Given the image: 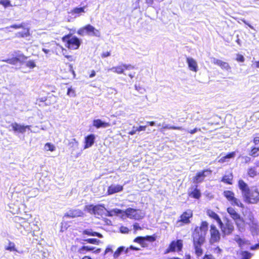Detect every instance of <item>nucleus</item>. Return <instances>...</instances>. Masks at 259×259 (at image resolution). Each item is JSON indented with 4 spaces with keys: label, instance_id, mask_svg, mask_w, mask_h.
<instances>
[{
    "label": "nucleus",
    "instance_id": "1",
    "mask_svg": "<svg viewBox=\"0 0 259 259\" xmlns=\"http://www.w3.org/2000/svg\"><path fill=\"white\" fill-rule=\"evenodd\" d=\"M209 224L206 221H202L199 226H196L192 231L191 238L195 253L197 257L203 254L202 246L206 241V236Z\"/></svg>",
    "mask_w": 259,
    "mask_h": 259
},
{
    "label": "nucleus",
    "instance_id": "2",
    "mask_svg": "<svg viewBox=\"0 0 259 259\" xmlns=\"http://www.w3.org/2000/svg\"><path fill=\"white\" fill-rule=\"evenodd\" d=\"M227 212L229 214L232 219L234 221L236 225L239 229H243L245 225L246 224L249 227V231L251 234H257L259 231V226L257 222L254 218L252 212H250L248 216V222L246 223L245 222L244 219L241 215L236 210V209L229 206L227 208Z\"/></svg>",
    "mask_w": 259,
    "mask_h": 259
},
{
    "label": "nucleus",
    "instance_id": "3",
    "mask_svg": "<svg viewBox=\"0 0 259 259\" xmlns=\"http://www.w3.org/2000/svg\"><path fill=\"white\" fill-rule=\"evenodd\" d=\"M238 187L241 190L244 201L248 204H256L259 202V192L257 189H250L243 180L238 181Z\"/></svg>",
    "mask_w": 259,
    "mask_h": 259
},
{
    "label": "nucleus",
    "instance_id": "4",
    "mask_svg": "<svg viewBox=\"0 0 259 259\" xmlns=\"http://www.w3.org/2000/svg\"><path fill=\"white\" fill-rule=\"evenodd\" d=\"M62 41L64 43L65 47L69 50H77L81 45L80 39L70 33L63 36Z\"/></svg>",
    "mask_w": 259,
    "mask_h": 259
},
{
    "label": "nucleus",
    "instance_id": "5",
    "mask_svg": "<svg viewBox=\"0 0 259 259\" xmlns=\"http://www.w3.org/2000/svg\"><path fill=\"white\" fill-rule=\"evenodd\" d=\"M223 195L232 205L237 206L242 208L244 207L243 203L235 197V194L232 191L225 190Z\"/></svg>",
    "mask_w": 259,
    "mask_h": 259
},
{
    "label": "nucleus",
    "instance_id": "6",
    "mask_svg": "<svg viewBox=\"0 0 259 259\" xmlns=\"http://www.w3.org/2000/svg\"><path fill=\"white\" fill-rule=\"evenodd\" d=\"M124 213L127 218L132 220H139L144 217V213L140 209L128 207L124 211Z\"/></svg>",
    "mask_w": 259,
    "mask_h": 259
},
{
    "label": "nucleus",
    "instance_id": "7",
    "mask_svg": "<svg viewBox=\"0 0 259 259\" xmlns=\"http://www.w3.org/2000/svg\"><path fill=\"white\" fill-rule=\"evenodd\" d=\"M221 239V234L220 231L214 225L211 224L209 227V243L211 245H213L215 243H219Z\"/></svg>",
    "mask_w": 259,
    "mask_h": 259
},
{
    "label": "nucleus",
    "instance_id": "8",
    "mask_svg": "<svg viewBox=\"0 0 259 259\" xmlns=\"http://www.w3.org/2000/svg\"><path fill=\"white\" fill-rule=\"evenodd\" d=\"M193 211L191 209H187L183 212L180 215L179 219L177 221V224L178 227H181L185 225L189 224L191 223V219L193 217Z\"/></svg>",
    "mask_w": 259,
    "mask_h": 259
},
{
    "label": "nucleus",
    "instance_id": "9",
    "mask_svg": "<svg viewBox=\"0 0 259 259\" xmlns=\"http://www.w3.org/2000/svg\"><path fill=\"white\" fill-rule=\"evenodd\" d=\"M77 33L81 36H83L85 34L89 35L99 36L100 32L91 24H87L80 28L77 31Z\"/></svg>",
    "mask_w": 259,
    "mask_h": 259
},
{
    "label": "nucleus",
    "instance_id": "10",
    "mask_svg": "<svg viewBox=\"0 0 259 259\" xmlns=\"http://www.w3.org/2000/svg\"><path fill=\"white\" fill-rule=\"evenodd\" d=\"M157 236L155 234L152 235H147L145 236H138L136 237L133 241L140 244L143 248L148 247L147 242H153L156 240Z\"/></svg>",
    "mask_w": 259,
    "mask_h": 259
},
{
    "label": "nucleus",
    "instance_id": "11",
    "mask_svg": "<svg viewBox=\"0 0 259 259\" xmlns=\"http://www.w3.org/2000/svg\"><path fill=\"white\" fill-rule=\"evenodd\" d=\"M135 69V67L131 64H121L118 66L112 67L110 70L115 73L118 74H123L126 75L125 71H131Z\"/></svg>",
    "mask_w": 259,
    "mask_h": 259
},
{
    "label": "nucleus",
    "instance_id": "12",
    "mask_svg": "<svg viewBox=\"0 0 259 259\" xmlns=\"http://www.w3.org/2000/svg\"><path fill=\"white\" fill-rule=\"evenodd\" d=\"M183 240L178 239L173 240L170 242L168 247L164 251V254H167L171 252L181 251L183 248Z\"/></svg>",
    "mask_w": 259,
    "mask_h": 259
},
{
    "label": "nucleus",
    "instance_id": "13",
    "mask_svg": "<svg viewBox=\"0 0 259 259\" xmlns=\"http://www.w3.org/2000/svg\"><path fill=\"white\" fill-rule=\"evenodd\" d=\"M212 170L209 168L204 169L198 171L193 178V183L196 184L201 183L204 181V179L207 176L211 175Z\"/></svg>",
    "mask_w": 259,
    "mask_h": 259
},
{
    "label": "nucleus",
    "instance_id": "14",
    "mask_svg": "<svg viewBox=\"0 0 259 259\" xmlns=\"http://www.w3.org/2000/svg\"><path fill=\"white\" fill-rule=\"evenodd\" d=\"M27 59V57L25 56L23 54L21 53L18 54L15 57H12L11 58L3 59L2 60V61L10 64L11 65H15L17 63H20L21 64H23Z\"/></svg>",
    "mask_w": 259,
    "mask_h": 259
},
{
    "label": "nucleus",
    "instance_id": "15",
    "mask_svg": "<svg viewBox=\"0 0 259 259\" xmlns=\"http://www.w3.org/2000/svg\"><path fill=\"white\" fill-rule=\"evenodd\" d=\"M218 225L224 235H229L232 234L234 230L233 224L229 221H227L224 224L221 220V224L219 223Z\"/></svg>",
    "mask_w": 259,
    "mask_h": 259
},
{
    "label": "nucleus",
    "instance_id": "16",
    "mask_svg": "<svg viewBox=\"0 0 259 259\" xmlns=\"http://www.w3.org/2000/svg\"><path fill=\"white\" fill-rule=\"evenodd\" d=\"M11 125L13 131L19 133H24L26 128L30 129V125H20L17 122L12 123Z\"/></svg>",
    "mask_w": 259,
    "mask_h": 259
},
{
    "label": "nucleus",
    "instance_id": "17",
    "mask_svg": "<svg viewBox=\"0 0 259 259\" xmlns=\"http://www.w3.org/2000/svg\"><path fill=\"white\" fill-rule=\"evenodd\" d=\"M212 62L214 65L220 67L223 70L229 71L231 69V67L228 63L223 61L221 60L213 58Z\"/></svg>",
    "mask_w": 259,
    "mask_h": 259
},
{
    "label": "nucleus",
    "instance_id": "18",
    "mask_svg": "<svg viewBox=\"0 0 259 259\" xmlns=\"http://www.w3.org/2000/svg\"><path fill=\"white\" fill-rule=\"evenodd\" d=\"M123 186L120 185H111L108 187L107 194L108 195H112L114 193L121 192L123 190Z\"/></svg>",
    "mask_w": 259,
    "mask_h": 259
},
{
    "label": "nucleus",
    "instance_id": "19",
    "mask_svg": "<svg viewBox=\"0 0 259 259\" xmlns=\"http://www.w3.org/2000/svg\"><path fill=\"white\" fill-rule=\"evenodd\" d=\"M186 61L190 70L195 72H196L198 70L197 63L193 58L188 57L186 59Z\"/></svg>",
    "mask_w": 259,
    "mask_h": 259
},
{
    "label": "nucleus",
    "instance_id": "20",
    "mask_svg": "<svg viewBox=\"0 0 259 259\" xmlns=\"http://www.w3.org/2000/svg\"><path fill=\"white\" fill-rule=\"evenodd\" d=\"M82 212L79 209H71L67 212L64 217L68 218H74L81 216Z\"/></svg>",
    "mask_w": 259,
    "mask_h": 259
},
{
    "label": "nucleus",
    "instance_id": "21",
    "mask_svg": "<svg viewBox=\"0 0 259 259\" xmlns=\"http://www.w3.org/2000/svg\"><path fill=\"white\" fill-rule=\"evenodd\" d=\"M95 136L93 134H90L85 137L84 148L91 147L94 143Z\"/></svg>",
    "mask_w": 259,
    "mask_h": 259
},
{
    "label": "nucleus",
    "instance_id": "22",
    "mask_svg": "<svg viewBox=\"0 0 259 259\" xmlns=\"http://www.w3.org/2000/svg\"><path fill=\"white\" fill-rule=\"evenodd\" d=\"M188 196L195 199H199L200 198L201 193L200 190L198 188L197 185H196L192 191L188 192Z\"/></svg>",
    "mask_w": 259,
    "mask_h": 259
},
{
    "label": "nucleus",
    "instance_id": "23",
    "mask_svg": "<svg viewBox=\"0 0 259 259\" xmlns=\"http://www.w3.org/2000/svg\"><path fill=\"white\" fill-rule=\"evenodd\" d=\"M221 181L227 185H232L233 182V175L232 172L224 175L221 178Z\"/></svg>",
    "mask_w": 259,
    "mask_h": 259
},
{
    "label": "nucleus",
    "instance_id": "24",
    "mask_svg": "<svg viewBox=\"0 0 259 259\" xmlns=\"http://www.w3.org/2000/svg\"><path fill=\"white\" fill-rule=\"evenodd\" d=\"M206 212L208 217L216 221L218 224H221V219L219 215L211 209H208L206 210Z\"/></svg>",
    "mask_w": 259,
    "mask_h": 259
},
{
    "label": "nucleus",
    "instance_id": "25",
    "mask_svg": "<svg viewBox=\"0 0 259 259\" xmlns=\"http://www.w3.org/2000/svg\"><path fill=\"white\" fill-rule=\"evenodd\" d=\"M93 125L96 128L106 127L111 125L109 122H103L101 119H95L93 121Z\"/></svg>",
    "mask_w": 259,
    "mask_h": 259
},
{
    "label": "nucleus",
    "instance_id": "26",
    "mask_svg": "<svg viewBox=\"0 0 259 259\" xmlns=\"http://www.w3.org/2000/svg\"><path fill=\"white\" fill-rule=\"evenodd\" d=\"M235 154H236V153L235 151L230 152V153H228L226 155L221 157L219 160L218 161H219V162L221 163H224L227 161L228 159L234 158L235 156Z\"/></svg>",
    "mask_w": 259,
    "mask_h": 259
},
{
    "label": "nucleus",
    "instance_id": "27",
    "mask_svg": "<svg viewBox=\"0 0 259 259\" xmlns=\"http://www.w3.org/2000/svg\"><path fill=\"white\" fill-rule=\"evenodd\" d=\"M95 249V247L90 246H82L78 250L80 254H85L88 251H93Z\"/></svg>",
    "mask_w": 259,
    "mask_h": 259
},
{
    "label": "nucleus",
    "instance_id": "28",
    "mask_svg": "<svg viewBox=\"0 0 259 259\" xmlns=\"http://www.w3.org/2000/svg\"><path fill=\"white\" fill-rule=\"evenodd\" d=\"M249 154L250 156L255 158L259 156V147H252L249 152Z\"/></svg>",
    "mask_w": 259,
    "mask_h": 259
},
{
    "label": "nucleus",
    "instance_id": "29",
    "mask_svg": "<svg viewBox=\"0 0 259 259\" xmlns=\"http://www.w3.org/2000/svg\"><path fill=\"white\" fill-rule=\"evenodd\" d=\"M82 234L84 235H87L88 236H97L99 238H102L103 235L98 232H92L91 231H90L89 230H84L82 232Z\"/></svg>",
    "mask_w": 259,
    "mask_h": 259
},
{
    "label": "nucleus",
    "instance_id": "30",
    "mask_svg": "<svg viewBox=\"0 0 259 259\" xmlns=\"http://www.w3.org/2000/svg\"><path fill=\"white\" fill-rule=\"evenodd\" d=\"M212 252L216 255L217 257L221 258L222 257L223 250L219 246L214 247L212 249Z\"/></svg>",
    "mask_w": 259,
    "mask_h": 259
},
{
    "label": "nucleus",
    "instance_id": "31",
    "mask_svg": "<svg viewBox=\"0 0 259 259\" xmlns=\"http://www.w3.org/2000/svg\"><path fill=\"white\" fill-rule=\"evenodd\" d=\"M248 175L250 177H254L257 174V171L255 167H249L247 171Z\"/></svg>",
    "mask_w": 259,
    "mask_h": 259
},
{
    "label": "nucleus",
    "instance_id": "32",
    "mask_svg": "<svg viewBox=\"0 0 259 259\" xmlns=\"http://www.w3.org/2000/svg\"><path fill=\"white\" fill-rule=\"evenodd\" d=\"M93 208V210L92 211V213L94 214H99L100 211L101 210H103V208H104V206L103 205H95L94 207H92Z\"/></svg>",
    "mask_w": 259,
    "mask_h": 259
},
{
    "label": "nucleus",
    "instance_id": "33",
    "mask_svg": "<svg viewBox=\"0 0 259 259\" xmlns=\"http://www.w3.org/2000/svg\"><path fill=\"white\" fill-rule=\"evenodd\" d=\"M84 8H85V7H80V8H78V7L74 8L71 10V13L72 14H78L81 13H84Z\"/></svg>",
    "mask_w": 259,
    "mask_h": 259
},
{
    "label": "nucleus",
    "instance_id": "34",
    "mask_svg": "<svg viewBox=\"0 0 259 259\" xmlns=\"http://www.w3.org/2000/svg\"><path fill=\"white\" fill-rule=\"evenodd\" d=\"M18 35L19 37H25L30 35L29 30L26 28L24 29V31L19 32Z\"/></svg>",
    "mask_w": 259,
    "mask_h": 259
},
{
    "label": "nucleus",
    "instance_id": "35",
    "mask_svg": "<svg viewBox=\"0 0 259 259\" xmlns=\"http://www.w3.org/2000/svg\"><path fill=\"white\" fill-rule=\"evenodd\" d=\"M0 5L3 6L5 8L12 7L10 0H0Z\"/></svg>",
    "mask_w": 259,
    "mask_h": 259
},
{
    "label": "nucleus",
    "instance_id": "36",
    "mask_svg": "<svg viewBox=\"0 0 259 259\" xmlns=\"http://www.w3.org/2000/svg\"><path fill=\"white\" fill-rule=\"evenodd\" d=\"M124 247L123 246L119 247L113 253V257L115 258H117L124 250Z\"/></svg>",
    "mask_w": 259,
    "mask_h": 259
},
{
    "label": "nucleus",
    "instance_id": "37",
    "mask_svg": "<svg viewBox=\"0 0 259 259\" xmlns=\"http://www.w3.org/2000/svg\"><path fill=\"white\" fill-rule=\"evenodd\" d=\"M85 242L98 245L100 243V241L96 238H89L84 240Z\"/></svg>",
    "mask_w": 259,
    "mask_h": 259
},
{
    "label": "nucleus",
    "instance_id": "38",
    "mask_svg": "<svg viewBox=\"0 0 259 259\" xmlns=\"http://www.w3.org/2000/svg\"><path fill=\"white\" fill-rule=\"evenodd\" d=\"M5 249L10 251H17L15 248V245L14 243L11 241H9L8 245L5 247Z\"/></svg>",
    "mask_w": 259,
    "mask_h": 259
},
{
    "label": "nucleus",
    "instance_id": "39",
    "mask_svg": "<svg viewBox=\"0 0 259 259\" xmlns=\"http://www.w3.org/2000/svg\"><path fill=\"white\" fill-rule=\"evenodd\" d=\"M163 128L168 130H183V128L181 126H177L174 125H165L163 127Z\"/></svg>",
    "mask_w": 259,
    "mask_h": 259
},
{
    "label": "nucleus",
    "instance_id": "40",
    "mask_svg": "<svg viewBox=\"0 0 259 259\" xmlns=\"http://www.w3.org/2000/svg\"><path fill=\"white\" fill-rule=\"evenodd\" d=\"M25 66L29 69H33L36 66V64L34 60H29L26 62Z\"/></svg>",
    "mask_w": 259,
    "mask_h": 259
},
{
    "label": "nucleus",
    "instance_id": "41",
    "mask_svg": "<svg viewBox=\"0 0 259 259\" xmlns=\"http://www.w3.org/2000/svg\"><path fill=\"white\" fill-rule=\"evenodd\" d=\"M241 259H249L251 257V253L247 251H243L241 252Z\"/></svg>",
    "mask_w": 259,
    "mask_h": 259
},
{
    "label": "nucleus",
    "instance_id": "42",
    "mask_svg": "<svg viewBox=\"0 0 259 259\" xmlns=\"http://www.w3.org/2000/svg\"><path fill=\"white\" fill-rule=\"evenodd\" d=\"M67 94L68 96L71 97H74L76 96L75 90L71 87L69 88L67 90Z\"/></svg>",
    "mask_w": 259,
    "mask_h": 259
},
{
    "label": "nucleus",
    "instance_id": "43",
    "mask_svg": "<svg viewBox=\"0 0 259 259\" xmlns=\"http://www.w3.org/2000/svg\"><path fill=\"white\" fill-rule=\"evenodd\" d=\"M45 147L47 148V150L50 151L51 152H53L55 150V146L51 143H47L45 144Z\"/></svg>",
    "mask_w": 259,
    "mask_h": 259
},
{
    "label": "nucleus",
    "instance_id": "44",
    "mask_svg": "<svg viewBox=\"0 0 259 259\" xmlns=\"http://www.w3.org/2000/svg\"><path fill=\"white\" fill-rule=\"evenodd\" d=\"M236 60L238 62H241V63H242V62H244L245 58H244V56L240 54H237L236 55Z\"/></svg>",
    "mask_w": 259,
    "mask_h": 259
},
{
    "label": "nucleus",
    "instance_id": "45",
    "mask_svg": "<svg viewBox=\"0 0 259 259\" xmlns=\"http://www.w3.org/2000/svg\"><path fill=\"white\" fill-rule=\"evenodd\" d=\"M252 141L254 145H258L259 144V133H256L254 135Z\"/></svg>",
    "mask_w": 259,
    "mask_h": 259
},
{
    "label": "nucleus",
    "instance_id": "46",
    "mask_svg": "<svg viewBox=\"0 0 259 259\" xmlns=\"http://www.w3.org/2000/svg\"><path fill=\"white\" fill-rule=\"evenodd\" d=\"M111 212L114 213V214L118 215L119 214H121L123 212H124V211H123L121 209H118V208H115L111 210Z\"/></svg>",
    "mask_w": 259,
    "mask_h": 259
},
{
    "label": "nucleus",
    "instance_id": "47",
    "mask_svg": "<svg viewBox=\"0 0 259 259\" xmlns=\"http://www.w3.org/2000/svg\"><path fill=\"white\" fill-rule=\"evenodd\" d=\"M119 230L122 233L126 234L129 232V229L126 227L121 226L120 227Z\"/></svg>",
    "mask_w": 259,
    "mask_h": 259
},
{
    "label": "nucleus",
    "instance_id": "48",
    "mask_svg": "<svg viewBox=\"0 0 259 259\" xmlns=\"http://www.w3.org/2000/svg\"><path fill=\"white\" fill-rule=\"evenodd\" d=\"M235 240L236 242L239 245V246H241L242 245L244 244V240L240 237H237L235 238Z\"/></svg>",
    "mask_w": 259,
    "mask_h": 259
},
{
    "label": "nucleus",
    "instance_id": "49",
    "mask_svg": "<svg viewBox=\"0 0 259 259\" xmlns=\"http://www.w3.org/2000/svg\"><path fill=\"white\" fill-rule=\"evenodd\" d=\"M112 253L113 252V250L112 249V246H110V245H108L105 249V251H104V255H105L106 254L108 253Z\"/></svg>",
    "mask_w": 259,
    "mask_h": 259
},
{
    "label": "nucleus",
    "instance_id": "50",
    "mask_svg": "<svg viewBox=\"0 0 259 259\" xmlns=\"http://www.w3.org/2000/svg\"><path fill=\"white\" fill-rule=\"evenodd\" d=\"M133 228H134L135 233H136L137 230L142 229V228L139 226V224H138V223H135L133 225Z\"/></svg>",
    "mask_w": 259,
    "mask_h": 259
},
{
    "label": "nucleus",
    "instance_id": "51",
    "mask_svg": "<svg viewBox=\"0 0 259 259\" xmlns=\"http://www.w3.org/2000/svg\"><path fill=\"white\" fill-rule=\"evenodd\" d=\"M201 131V129L200 128H197V127H195L192 130H191L190 131H188V132L190 134H195V133H196L198 131Z\"/></svg>",
    "mask_w": 259,
    "mask_h": 259
},
{
    "label": "nucleus",
    "instance_id": "52",
    "mask_svg": "<svg viewBox=\"0 0 259 259\" xmlns=\"http://www.w3.org/2000/svg\"><path fill=\"white\" fill-rule=\"evenodd\" d=\"M111 55L110 52H103L101 54V56L102 58H106Z\"/></svg>",
    "mask_w": 259,
    "mask_h": 259
},
{
    "label": "nucleus",
    "instance_id": "53",
    "mask_svg": "<svg viewBox=\"0 0 259 259\" xmlns=\"http://www.w3.org/2000/svg\"><path fill=\"white\" fill-rule=\"evenodd\" d=\"M56 51H61L63 52L64 51H66V50L61 45L59 44H57Z\"/></svg>",
    "mask_w": 259,
    "mask_h": 259
},
{
    "label": "nucleus",
    "instance_id": "54",
    "mask_svg": "<svg viewBox=\"0 0 259 259\" xmlns=\"http://www.w3.org/2000/svg\"><path fill=\"white\" fill-rule=\"evenodd\" d=\"M64 56L70 62H72L75 60L74 57L72 55H65Z\"/></svg>",
    "mask_w": 259,
    "mask_h": 259
},
{
    "label": "nucleus",
    "instance_id": "55",
    "mask_svg": "<svg viewBox=\"0 0 259 259\" xmlns=\"http://www.w3.org/2000/svg\"><path fill=\"white\" fill-rule=\"evenodd\" d=\"M146 125H140L137 128V132L144 131L146 130Z\"/></svg>",
    "mask_w": 259,
    "mask_h": 259
},
{
    "label": "nucleus",
    "instance_id": "56",
    "mask_svg": "<svg viewBox=\"0 0 259 259\" xmlns=\"http://www.w3.org/2000/svg\"><path fill=\"white\" fill-rule=\"evenodd\" d=\"M202 259H215L211 254H205Z\"/></svg>",
    "mask_w": 259,
    "mask_h": 259
},
{
    "label": "nucleus",
    "instance_id": "57",
    "mask_svg": "<svg viewBox=\"0 0 259 259\" xmlns=\"http://www.w3.org/2000/svg\"><path fill=\"white\" fill-rule=\"evenodd\" d=\"M133 70L130 71V72L127 74L131 79L133 78L136 75V72L133 71Z\"/></svg>",
    "mask_w": 259,
    "mask_h": 259
},
{
    "label": "nucleus",
    "instance_id": "58",
    "mask_svg": "<svg viewBox=\"0 0 259 259\" xmlns=\"http://www.w3.org/2000/svg\"><path fill=\"white\" fill-rule=\"evenodd\" d=\"M23 26V25L22 24H14V25L11 26V27L13 28H15V29H18V28H22Z\"/></svg>",
    "mask_w": 259,
    "mask_h": 259
},
{
    "label": "nucleus",
    "instance_id": "59",
    "mask_svg": "<svg viewBox=\"0 0 259 259\" xmlns=\"http://www.w3.org/2000/svg\"><path fill=\"white\" fill-rule=\"evenodd\" d=\"M95 205H93V204H91V205H87L85 206L87 209L89 211V212H91L93 211V208H92V207H94Z\"/></svg>",
    "mask_w": 259,
    "mask_h": 259
},
{
    "label": "nucleus",
    "instance_id": "60",
    "mask_svg": "<svg viewBox=\"0 0 259 259\" xmlns=\"http://www.w3.org/2000/svg\"><path fill=\"white\" fill-rule=\"evenodd\" d=\"M259 248V243L255 244L254 245H253L250 247V249L251 250H254L255 249Z\"/></svg>",
    "mask_w": 259,
    "mask_h": 259
},
{
    "label": "nucleus",
    "instance_id": "61",
    "mask_svg": "<svg viewBox=\"0 0 259 259\" xmlns=\"http://www.w3.org/2000/svg\"><path fill=\"white\" fill-rule=\"evenodd\" d=\"M96 75V72L95 70H93L91 71L90 74H89V77L90 78L93 77Z\"/></svg>",
    "mask_w": 259,
    "mask_h": 259
},
{
    "label": "nucleus",
    "instance_id": "62",
    "mask_svg": "<svg viewBox=\"0 0 259 259\" xmlns=\"http://www.w3.org/2000/svg\"><path fill=\"white\" fill-rule=\"evenodd\" d=\"M130 248L131 249V250H136V251H139L140 250V249L138 247H135L133 245H131L130 246Z\"/></svg>",
    "mask_w": 259,
    "mask_h": 259
},
{
    "label": "nucleus",
    "instance_id": "63",
    "mask_svg": "<svg viewBox=\"0 0 259 259\" xmlns=\"http://www.w3.org/2000/svg\"><path fill=\"white\" fill-rule=\"evenodd\" d=\"M146 3L149 6H151L153 3V0H145Z\"/></svg>",
    "mask_w": 259,
    "mask_h": 259
},
{
    "label": "nucleus",
    "instance_id": "64",
    "mask_svg": "<svg viewBox=\"0 0 259 259\" xmlns=\"http://www.w3.org/2000/svg\"><path fill=\"white\" fill-rule=\"evenodd\" d=\"M137 132V129L133 130L131 131L130 132H129L128 134L130 135H133L135 134Z\"/></svg>",
    "mask_w": 259,
    "mask_h": 259
}]
</instances>
